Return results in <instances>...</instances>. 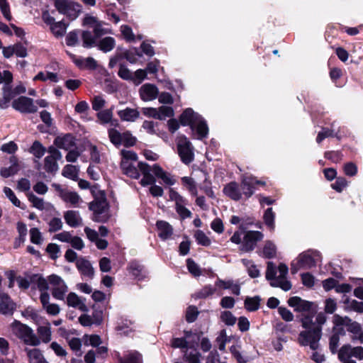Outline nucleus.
I'll return each instance as SVG.
<instances>
[{
	"label": "nucleus",
	"instance_id": "nucleus-21",
	"mask_svg": "<svg viewBox=\"0 0 363 363\" xmlns=\"http://www.w3.org/2000/svg\"><path fill=\"white\" fill-rule=\"evenodd\" d=\"M156 225L159 231L158 235L161 239L167 240L172 235L173 228L169 223L159 220L157 222Z\"/></svg>",
	"mask_w": 363,
	"mask_h": 363
},
{
	"label": "nucleus",
	"instance_id": "nucleus-39",
	"mask_svg": "<svg viewBox=\"0 0 363 363\" xmlns=\"http://www.w3.org/2000/svg\"><path fill=\"white\" fill-rule=\"evenodd\" d=\"M243 264L246 267L247 269L248 274L252 278H256L259 276V270L257 267L254 264V263L249 259H243L242 260Z\"/></svg>",
	"mask_w": 363,
	"mask_h": 363
},
{
	"label": "nucleus",
	"instance_id": "nucleus-10",
	"mask_svg": "<svg viewBox=\"0 0 363 363\" xmlns=\"http://www.w3.org/2000/svg\"><path fill=\"white\" fill-rule=\"evenodd\" d=\"M263 238V234L259 231H248L243 236V241L240 250L243 252H250L254 250L258 241Z\"/></svg>",
	"mask_w": 363,
	"mask_h": 363
},
{
	"label": "nucleus",
	"instance_id": "nucleus-5",
	"mask_svg": "<svg viewBox=\"0 0 363 363\" xmlns=\"http://www.w3.org/2000/svg\"><path fill=\"white\" fill-rule=\"evenodd\" d=\"M320 260V255L317 251L308 250L299 255L297 262L291 263V272L295 274L300 268L310 269L315 267Z\"/></svg>",
	"mask_w": 363,
	"mask_h": 363
},
{
	"label": "nucleus",
	"instance_id": "nucleus-49",
	"mask_svg": "<svg viewBox=\"0 0 363 363\" xmlns=\"http://www.w3.org/2000/svg\"><path fill=\"white\" fill-rule=\"evenodd\" d=\"M199 311L196 307L191 306L187 308L186 313V320L188 323H193L197 318Z\"/></svg>",
	"mask_w": 363,
	"mask_h": 363
},
{
	"label": "nucleus",
	"instance_id": "nucleus-52",
	"mask_svg": "<svg viewBox=\"0 0 363 363\" xmlns=\"http://www.w3.org/2000/svg\"><path fill=\"white\" fill-rule=\"evenodd\" d=\"M30 241L36 245L42 242V235L40 230L37 228H33L30 230Z\"/></svg>",
	"mask_w": 363,
	"mask_h": 363
},
{
	"label": "nucleus",
	"instance_id": "nucleus-12",
	"mask_svg": "<svg viewBox=\"0 0 363 363\" xmlns=\"http://www.w3.org/2000/svg\"><path fill=\"white\" fill-rule=\"evenodd\" d=\"M350 357H354L359 359H362L363 347H352L350 345H344L343 347H342L338 353V357L340 359V361H343L346 358L350 359Z\"/></svg>",
	"mask_w": 363,
	"mask_h": 363
},
{
	"label": "nucleus",
	"instance_id": "nucleus-61",
	"mask_svg": "<svg viewBox=\"0 0 363 363\" xmlns=\"http://www.w3.org/2000/svg\"><path fill=\"white\" fill-rule=\"evenodd\" d=\"M0 9L4 16L8 20L11 19V15L10 13V8L6 0H0Z\"/></svg>",
	"mask_w": 363,
	"mask_h": 363
},
{
	"label": "nucleus",
	"instance_id": "nucleus-54",
	"mask_svg": "<svg viewBox=\"0 0 363 363\" xmlns=\"http://www.w3.org/2000/svg\"><path fill=\"white\" fill-rule=\"evenodd\" d=\"M62 222L59 218H53L49 222V232L53 233L60 230L62 228Z\"/></svg>",
	"mask_w": 363,
	"mask_h": 363
},
{
	"label": "nucleus",
	"instance_id": "nucleus-11",
	"mask_svg": "<svg viewBox=\"0 0 363 363\" xmlns=\"http://www.w3.org/2000/svg\"><path fill=\"white\" fill-rule=\"evenodd\" d=\"M287 303L295 311L306 313V315H311L313 318V313L311 312V308L313 305L312 302L303 300L298 296H293L289 298Z\"/></svg>",
	"mask_w": 363,
	"mask_h": 363
},
{
	"label": "nucleus",
	"instance_id": "nucleus-25",
	"mask_svg": "<svg viewBox=\"0 0 363 363\" xmlns=\"http://www.w3.org/2000/svg\"><path fill=\"white\" fill-rule=\"evenodd\" d=\"M62 159H58L57 157L48 155L44 159V168L48 173H55L58 171L59 167L57 161Z\"/></svg>",
	"mask_w": 363,
	"mask_h": 363
},
{
	"label": "nucleus",
	"instance_id": "nucleus-56",
	"mask_svg": "<svg viewBox=\"0 0 363 363\" xmlns=\"http://www.w3.org/2000/svg\"><path fill=\"white\" fill-rule=\"evenodd\" d=\"M349 322H350V319L347 317L343 318L337 314L333 316V323L337 330H340L339 327L346 326Z\"/></svg>",
	"mask_w": 363,
	"mask_h": 363
},
{
	"label": "nucleus",
	"instance_id": "nucleus-13",
	"mask_svg": "<svg viewBox=\"0 0 363 363\" xmlns=\"http://www.w3.org/2000/svg\"><path fill=\"white\" fill-rule=\"evenodd\" d=\"M159 94L157 87L151 84H145L140 89V96L143 101H150L155 99Z\"/></svg>",
	"mask_w": 363,
	"mask_h": 363
},
{
	"label": "nucleus",
	"instance_id": "nucleus-40",
	"mask_svg": "<svg viewBox=\"0 0 363 363\" xmlns=\"http://www.w3.org/2000/svg\"><path fill=\"white\" fill-rule=\"evenodd\" d=\"M121 363H142L140 354L137 352L130 353L124 358L120 359Z\"/></svg>",
	"mask_w": 363,
	"mask_h": 363
},
{
	"label": "nucleus",
	"instance_id": "nucleus-7",
	"mask_svg": "<svg viewBox=\"0 0 363 363\" xmlns=\"http://www.w3.org/2000/svg\"><path fill=\"white\" fill-rule=\"evenodd\" d=\"M178 154L182 161L189 164L194 160V147L191 143L184 135H181L177 139Z\"/></svg>",
	"mask_w": 363,
	"mask_h": 363
},
{
	"label": "nucleus",
	"instance_id": "nucleus-59",
	"mask_svg": "<svg viewBox=\"0 0 363 363\" xmlns=\"http://www.w3.org/2000/svg\"><path fill=\"white\" fill-rule=\"evenodd\" d=\"M102 26V22H99L98 23L94 26V35H95L96 38H99L101 36L109 33L108 30L107 29L104 28Z\"/></svg>",
	"mask_w": 363,
	"mask_h": 363
},
{
	"label": "nucleus",
	"instance_id": "nucleus-30",
	"mask_svg": "<svg viewBox=\"0 0 363 363\" xmlns=\"http://www.w3.org/2000/svg\"><path fill=\"white\" fill-rule=\"evenodd\" d=\"M334 124L332 125V128H323L321 131H320L316 138V142L318 143H320L324 139L329 137H335L340 139L338 135V132H335L333 128Z\"/></svg>",
	"mask_w": 363,
	"mask_h": 363
},
{
	"label": "nucleus",
	"instance_id": "nucleus-60",
	"mask_svg": "<svg viewBox=\"0 0 363 363\" xmlns=\"http://www.w3.org/2000/svg\"><path fill=\"white\" fill-rule=\"evenodd\" d=\"M14 54L19 57H26L28 55L27 49L21 43L13 45Z\"/></svg>",
	"mask_w": 363,
	"mask_h": 363
},
{
	"label": "nucleus",
	"instance_id": "nucleus-23",
	"mask_svg": "<svg viewBox=\"0 0 363 363\" xmlns=\"http://www.w3.org/2000/svg\"><path fill=\"white\" fill-rule=\"evenodd\" d=\"M3 96L0 98V108L5 109L9 107V104L14 97L13 91L10 85H4L2 88Z\"/></svg>",
	"mask_w": 363,
	"mask_h": 363
},
{
	"label": "nucleus",
	"instance_id": "nucleus-27",
	"mask_svg": "<svg viewBox=\"0 0 363 363\" xmlns=\"http://www.w3.org/2000/svg\"><path fill=\"white\" fill-rule=\"evenodd\" d=\"M55 6L62 14L71 16L73 11V5L67 0H55Z\"/></svg>",
	"mask_w": 363,
	"mask_h": 363
},
{
	"label": "nucleus",
	"instance_id": "nucleus-44",
	"mask_svg": "<svg viewBox=\"0 0 363 363\" xmlns=\"http://www.w3.org/2000/svg\"><path fill=\"white\" fill-rule=\"evenodd\" d=\"M228 196L232 199L238 201L241 197V194L238 189V184L235 182L228 184Z\"/></svg>",
	"mask_w": 363,
	"mask_h": 363
},
{
	"label": "nucleus",
	"instance_id": "nucleus-16",
	"mask_svg": "<svg viewBox=\"0 0 363 363\" xmlns=\"http://www.w3.org/2000/svg\"><path fill=\"white\" fill-rule=\"evenodd\" d=\"M76 266L80 273L90 279H92L94 274V268L90 262L84 257H79L76 262Z\"/></svg>",
	"mask_w": 363,
	"mask_h": 363
},
{
	"label": "nucleus",
	"instance_id": "nucleus-28",
	"mask_svg": "<svg viewBox=\"0 0 363 363\" xmlns=\"http://www.w3.org/2000/svg\"><path fill=\"white\" fill-rule=\"evenodd\" d=\"M30 363H45V359L39 349H26Z\"/></svg>",
	"mask_w": 363,
	"mask_h": 363
},
{
	"label": "nucleus",
	"instance_id": "nucleus-37",
	"mask_svg": "<svg viewBox=\"0 0 363 363\" xmlns=\"http://www.w3.org/2000/svg\"><path fill=\"white\" fill-rule=\"evenodd\" d=\"M232 356L235 359L237 363H246L247 358L242 355L240 345H232L230 348Z\"/></svg>",
	"mask_w": 363,
	"mask_h": 363
},
{
	"label": "nucleus",
	"instance_id": "nucleus-8",
	"mask_svg": "<svg viewBox=\"0 0 363 363\" xmlns=\"http://www.w3.org/2000/svg\"><path fill=\"white\" fill-rule=\"evenodd\" d=\"M50 284L52 286V295L58 300H63L68 287L64 280L59 276L52 274L48 277Z\"/></svg>",
	"mask_w": 363,
	"mask_h": 363
},
{
	"label": "nucleus",
	"instance_id": "nucleus-2",
	"mask_svg": "<svg viewBox=\"0 0 363 363\" xmlns=\"http://www.w3.org/2000/svg\"><path fill=\"white\" fill-rule=\"evenodd\" d=\"M91 193L94 201L89 204V208L93 211L92 220L98 223H105L109 219L108 203L105 193L98 189L96 186L91 188Z\"/></svg>",
	"mask_w": 363,
	"mask_h": 363
},
{
	"label": "nucleus",
	"instance_id": "nucleus-19",
	"mask_svg": "<svg viewBox=\"0 0 363 363\" xmlns=\"http://www.w3.org/2000/svg\"><path fill=\"white\" fill-rule=\"evenodd\" d=\"M54 144L58 148L69 150L75 146L74 138L71 134H67L63 137H57L55 139Z\"/></svg>",
	"mask_w": 363,
	"mask_h": 363
},
{
	"label": "nucleus",
	"instance_id": "nucleus-62",
	"mask_svg": "<svg viewBox=\"0 0 363 363\" xmlns=\"http://www.w3.org/2000/svg\"><path fill=\"white\" fill-rule=\"evenodd\" d=\"M337 308V303L334 299L328 298L325 301V311L327 313H333Z\"/></svg>",
	"mask_w": 363,
	"mask_h": 363
},
{
	"label": "nucleus",
	"instance_id": "nucleus-9",
	"mask_svg": "<svg viewBox=\"0 0 363 363\" xmlns=\"http://www.w3.org/2000/svg\"><path fill=\"white\" fill-rule=\"evenodd\" d=\"M12 107L23 113H34L37 112L38 107L33 99L27 96H20L12 102Z\"/></svg>",
	"mask_w": 363,
	"mask_h": 363
},
{
	"label": "nucleus",
	"instance_id": "nucleus-18",
	"mask_svg": "<svg viewBox=\"0 0 363 363\" xmlns=\"http://www.w3.org/2000/svg\"><path fill=\"white\" fill-rule=\"evenodd\" d=\"M265 183L261 181L256 179L252 177H246L242 179V186L243 193L247 197H250L254 192L255 185V184H262L264 185Z\"/></svg>",
	"mask_w": 363,
	"mask_h": 363
},
{
	"label": "nucleus",
	"instance_id": "nucleus-45",
	"mask_svg": "<svg viewBox=\"0 0 363 363\" xmlns=\"http://www.w3.org/2000/svg\"><path fill=\"white\" fill-rule=\"evenodd\" d=\"M108 136L111 142L115 145H119L122 143L123 136L118 130L113 128L110 129L108 130Z\"/></svg>",
	"mask_w": 363,
	"mask_h": 363
},
{
	"label": "nucleus",
	"instance_id": "nucleus-47",
	"mask_svg": "<svg viewBox=\"0 0 363 363\" xmlns=\"http://www.w3.org/2000/svg\"><path fill=\"white\" fill-rule=\"evenodd\" d=\"M28 200L32 203L33 207L39 210H43L45 208L44 200L41 198H38L33 194L31 193L28 194Z\"/></svg>",
	"mask_w": 363,
	"mask_h": 363
},
{
	"label": "nucleus",
	"instance_id": "nucleus-32",
	"mask_svg": "<svg viewBox=\"0 0 363 363\" xmlns=\"http://www.w3.org/2000/svg\"><path fill=\"white\" fill-rule=\"evenodd\" d=\"M79 169L76 166L72 164H67L62 169V174L70 179L76 181L78 179Z\"/></svg>",
	"mask_w": 363,
	"mask_h": 363
},
{
	"label": "nucleus",
	"instance_id": "nucleus-46",
	"mask_svg": "<svg viewBox=\"0 0 363 363\" xmlns=\"http://www.w3.org/2000/svg\"><path fill=\"white\" fill-rule=\"evenodd\" d=\"M118 76L125 80H133V74L130 72V70L123 64H120L119 70H118Z\"/></svg>",
	"mask_w": 363,
	"mask_h": 363
},
{
	"label": "nucleus",
	"instance_id": "nucleus-42",
	"mask_svg": "<svg viewBox=\"0 0 363 363\" xmlns=\"http://www.w3.org/2000/svg\"><path fill=\"white\" fill-rule=\"evenodd\" d=\"M158 119L164 120L167 117L174 116V110L170 106H162L158 109Z\"/></svg>",
	"mask_w": 363,
	"mask_h": 363
},
{
	"label": "nucleus",
	"instance_id": "nucleus-33",
	"mask_svg": "<svg viewBox=\"0 0 363 363\" xmlns=\"http://www.w3.org/2000/svg\"><path fill=\"white\" fill-rule=\"evenodd\" d=\"M259 296L247 297L245 300V307L248 311H255L259 308Z\"/></svg>",
	"mask_w": 363,
	"mask_h": 363
},
{
	"label": "nucleus",
	"instance_id": "nucleus-53",
	"mask_svg": "<svg viewBox=\"0 0 363 363\" xmlns=\"http://www.w3.org/2000/svg\"><path fill=\"white\" fill-rule=\"evenodd\" d=\"M278 313L281 315V318L285 321L290 322L294 320V316L293 313L285 307H279Z\"/></svg>",
	"mask_w": 363,
	"mask_h": 363
},
{
	"label": "nucleus",
	"instance_id": "nucleus-63",
	"mask_svg": "<svg viewBox=\"0 0 363 363\" xmlns=\"http://www.w3.org/2000/svg\"><path fill=\"white\" fill-rule=\"evenodd\" d=\"M13 80V75L11 72L4 70L3 72H0V84L4 83V85H9Z\"/></svg>",
	"mask_w": 363,
	"mask_h": 363
},
{
	"label": "nucleus",
	"instance_id": "nucleus-4",
	"mask_svg": "<svg viewBox=\"0 0 363 363\" xmlns=\"http://www.w3.org/2000/svg\"><path fill=\"white\" fill-rule=\"evenodd\" d=\"M180 123L182 125H189L192 130H196L198 138H206L208 133V128L203 118L193 109L186 108L180 116Z\"/></svg>",
	"mask_w": 363,
	"mask_h": 363
},
{
	"label": "nucleus",
	"instance_id": "nucleus-34",
	"mask_svg": "<svg viewBox=\"0 0 363 363\" xmlns=\"http://www.w3.org/2000/svg\"><path fill=\"white\" fill-rule=\"evenodd\" d=\"M39 340L45 343H48L51 340V330L50 326H39L37 330Z\"/></svg>",
	"mask_w": 363,
	"mask_h": 363
},
{
	"label": "nucleus",
	"instance_id": "nucleus-35",
	"mask_svg": "<svg viewBox=\"0 0 363 363\" xmlns=\"http://www.w3.org/2000/svg\"><path fill=\"white\" fill-rule=\"evenodd\" d=\"M82 38L83 40V46L84 48H91L96 45V40L97 38L95 35H92L89 30H84L82 33Z\"/></svg>",
	"mask_w": 363,
	"mask_h": 363
},
{
	"label": "nucleus",
	"instance_id": "nucleus-3",
	"mask_svg": "<svg viewBox=\"0 0 363 363\" xmlns=\"http://www.w3.org/2000/svg\"><path fill=\"white\" fill-rule=\"evenodd\" d=\"M288 271V267L285 264H280L278 269H277L272 262H268L266 278L270 281L271 286L280 287L284 291H287L291 288V283L286 279Z\"/></svg>",
	"mask_w": 363,
	"mask_h": 363
},
{
	"label": "nucleus",
	"instance_id": "nucleus-6",
	"mask_svg": "<svg viewBox=\"0 0 363 363\" xmlns=\"http://www.w3.org/2000/svg\"><path fill=\"white\" fill-rule=\"evenodd\" d=\"M12 327L16 335L26 344L33 346L40 345V340L34 334L33 330L28 325L15 320L12 324Z\"/></svg>",
	"mask_w": 363,
	"mask_h": 363
},
{
	"label": "nucleus",
	"instance_id": "nucleus-22",
	"mask_svg": "<svg viewBox=\"0 0 363 363\" xmlns=\"http://www.w3.org/2000/svg\"><path fill=\"white\" fill-rule=\"evenodd\" d=\"M66 223L71 227L76 228L82 224V219L75 211H67L64 215Z\"/></svg>",
	"mask_w": 363,
	"mask_h": 363
},
{
	"label": "nucleus",
	"instance_id": "nucleus-36",
	"mask_svg": "<svg viewBox=\"0 0 363 363\" xmlns=\"http://www.w3.org/2000/svg\"><path fill=\"white\" fill-rule=\"evenodd\" d=\"M264 223L269 228L270 230H274V218L275 213L273 212L272 208H268L264 214L263 216Z\"/></svg>",
	"mask_w": 363,
	"mask_h": 363
},
{
	"label": "nucleus",
	"instance_id": "nucleus-29",
	"mask_svg": "<svg viewBox=\"0 0 363 363\" xmlns=\"http://www.w3.org/2000/svg\"><path fill=\"white\" fill-rule=\"evenodd\" d=\"M29 152L40 160L46 152V148L38 140H35L29 149Z\"/></svg>",
	"mask_w": 363,
	"mask_h": 363
},
{
	"label": "nucleus",
	"instance_id": "nucleus-31",
	"mask_svg": "<svg viewBox=\"0 0 363 363\" xmlns=\"http://www.w3.org/2000/svg\"><path fill=\"white\" fill-rule=\"evenodd\" d=\"M99 48L104 52L112 50L115 47V40L112 37H106L98 44Z\"/></svg>",
	"mask_w": 363,
	"mask_h": 363
},
{
	"label": "nucleus",
	"instance_id": "nucleus-57",
	"mask_svg": "<svg viewBox=\"0 0 363 363\" xmlns=\"http://www.w3.org/2000/svg\"><path fill=\"white\" fill-rule=\"evenodd\" d=\"M98 118L104 123H108L112 118L111 109H106L97 113Z\"/></svg>",
	"mask_w": 363,
	"mask_h": 363
},
{
	"label": "nucleus",
	"instance_id": "nucleus-51",
	"mask_svg": "<svg viewBox=\"0 0 363 363\" xmlns=\"http://www.w3.org/2000/svg\"><path fill=\"white\" fill-rule=\"evenodd\" d=\"M250 321L245 316H240L238 318V327L240 332H247L250 329Z\"/></svg>",
	"mask_w": 363,
	"mask_h": 363
},
{
	"label": "nucleus",
	"instance_id": "nucleus-24",
	"mask_svg": "<svg viewBox=\"0 0 363 363\" xmlns=\"http://www.w3.org/2000/svg\"><path fill=\"white\" fill-rule=\"evenodd\" d=\"M118 115L123 121L133 122L139 118L140 113L137 109L126 108L118 111Z\"/></svg>",
	"mask_w": 363,
	"mask_h": 363
},
{
	"label": "nucleus",
	"instance_id": "nucleus-41",
	"mask_svg": "<svg viewBox=\"0 0 363 363\" xmlns=\"http://www.w3.org/2000/svg\"><path fill=\"white\" fill-rule=\"evenodd\" d=\"M262 255L266 258H272L274 257L276 255L275 245L270 241L267 242L264 246Z\"/></svg>",
	"mask_w": 363,
	"mask_h": 363
},
{
	"label": "nucleus",
	"instance_id": "nucleus-15",
	"mask_svg": "<svg viewBox=\"0 0 363 363\" xmlns=\"http://www.w3.org/2000/svg\"><path fill=\"white\" fill-rule=\"evenodd\" d=\"M0 313L4 315H12L16 304L12 301L8 294L0 292Z\"/></svg>",
	"mask_w": 363,
	"mask_h": 363
},
{
	"label": "nucleus",
	"instance_id": "nucleus-43",
	"mask_svg": "<svg viewBox=\"0 0 363 363\" xmlns=\"http://www.w3.org/2000/svg\"><path fill=\"white\" fill-rule=\"evenodd\" d=\"M194 238L199 245L203 246H208L211 245L210 239L202 230H196L194 233Z\"/></svg>",
	"mask_w": 363,
	"mask_h": 363
},
{
	"label": "nucleus",
	"instance_id": "nucleus-58",
	"mask_svg": "<svg viewBox=\"0 0 363 363\" xmlns=\"http://www.w3.org/2000/svg\"><path fill=\"white\" fill-rule=\"evenodd\" d=\"M4 192L14 206H18V207L20 206L21 201L16 198L13 191L10 188L6 187V186L4 187Z\"/></svg>",
	"mask_w": 363,
	"mask_h": 363
},
{
	"label": "nucleus",
	"instance_id": "nucleus-64",
	"mask_svg": "<svg viewBox=\"0 0 363 363\" xmlns=\"http://www.w3.org/2000/svg\"><path fill=\"white\" fill-rule=\"evenodd\" d=\"M187 267L189 271L195 277L201 275V271L199 266L191 259H187Z\"/></svg>",
	"mask_w": 363,
	"mask_h": 363
},
{
	"label": "nucleus",
	"instance_id": "nucleus-20",
	"mask_svg": "<svg viewBox=\"0 0 363 363\" xmlns=\"http://www.w3.org/2000/svg\"><path fill=\"white\" fill-rule=\"evenodd\" d=\"M121 168L123 174L131 178L138 179L140 177V173L138 168L133 164V162L131 161L121 160Z\"/></svg>",
	"mask_w": 363,
	"mask_h": 363
},
{
	"label": "nucleus",
	"instance_id": "nucleus-1",
	"mask_svg": "<svg viewBox=\"0 0 363 363\" xmlns=\"http://www.w3.org/2000/svg\"><path fill=\"white\" fill-rule=\"evenodd\" d=\"M300 320L305 330L298 335V343L302 346H309L311 350H316L322 336L321 328L312 327L313 317L311 315L303 314Z\"/></svg>",
	"mask_w": 363,
	"mask_h": 363
},
{
	"label": "nucleus",
	"instance_id": "nucleus-26",
	"mask_svg": "<svg viewBox=\"0 0 363 363\" xmlns=\"http://www.w3.org/2000/svg\"><path fill=\"white\" fill-rule=\"evenodd\" d=\"M128 269L130 272L138 279H143L146 277L144 272V266L137 261H133L129 264Z\"/></svg>",
	"mask_w": 363,
	"mask_h": 363
},
{
	"label": "nucleus",
	"instance_id": "nucleus-50",
	"mask_svg": "<svg viewBox=\"0 0 363 363\" xmlns=\"http://www.w3.org/2000/svg\"><path fill=\"white\" fill-rule=\"evenodd\" d=\"M347 186V182L344 177H338L337 178L335 183L331 184V187L337 191V192H341L343 189Z\"/></svg>",
	"mask_w": 363,
	"mask_h": 363
},
{
	"label": "nucleus",
	"instance_id": "nucleus-14",
	"mask_svg": "<svg viewBox=\"0 0 363 363\" xmlns=\"http://www.w3.org/2000/svg\"><path fill=\"white\" fill-rule=\"evenodd\" d=\"M67 304L69 307L77 308L82 312H88V307L85 304V298L79 297L74 292H70L67 296Z\"/></svg>",
	"mask_w": 363,
	"mask_h": 363
},
{
	"label": "nucleus",
	"instance_id": "nucleus-48",
	"mask_svg": "<svg viewBox=\"0 0 363 363\" xmlns=\"http://www.w3.org/2000/svg\"><path fill=\"white\" fill-rule=\"evenodd\" d=\"M32 281L37 283L38 288L41 291H45L48 289V283L46 279L38 274H35L32 277Z\"/></svg>",
	"mask_w": 363,
	"mask_h": 363
},
{
	"label": "nucleus",
	"instance_id": "nucleus-17",
	"mask_svg": "<svg viewBox=\"0 0 363 363\" xmlns=\"http://www.w3.org/2000/svg\"><path fill=\"white\" fill-rule=\"evenodd\" d=\"M56 189L59 191L60 196L65 202L70 203L72 205L76 206L82 201L77 192L62 189L60 186H57Z\"/></svg>",
	"mask_w": 363,
	"mask_h": 363
},
{
	"label": "nucleus",
	"instance_id": "nucleus-55",
	"mask_svg": "<svg viewBox=\"0 0 363 363\" xmlns=\"http://www.w3.org/2000/svg\"><path fill=\"white\" fill-rule=\"evenodd\" d=\"M19 167H14L13 166H10L9 167H3L0 169V174L4 178H8L12 175L16 174L18 171Z\"/></svg>",
	"mask_w": 363,
	"mask_h": 363
},
{
	"label": "nucleus",
	"instance_id": "nucleus-38",
	"mask_svg": "<svg viewBox=\"0 0 363 363\" xmlns=\"http://www.w3.org/2000/svg\"><path fill=\"white\" fill-rule=\"evenodd\" d=\"M67 25L63 21L55 22L50 30L56 37H62L66 32Z\"/></svg>",
	"mask_w": 363,
	"mask_h": 363
}]
</instances>
